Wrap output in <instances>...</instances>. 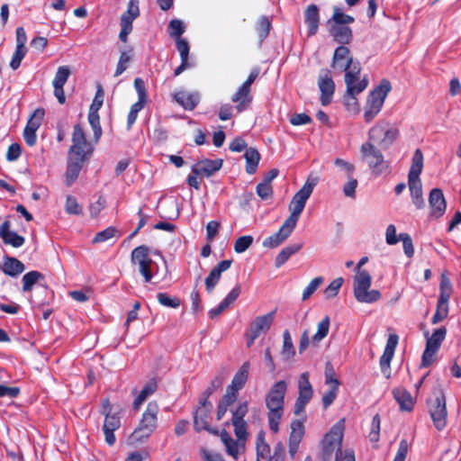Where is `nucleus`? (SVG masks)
Wrapping results in <instances>:
<instances>
[{
    "mask_svg": "<svg viewBox=\"0 0 461 461\" xmlns=\"http://www.w3.org/2000/svg\"><path fill=\"white\" fill-rule=\"evenodd\" d=\"M368 261L367 257H363L356 267L354 276V296L359 303H373L381 298V293L378 290H369L372 283V276L366 270H362L361 267Z\"/></svg>",
    "mask_w": 461,
    "mask_h": 461,
    "instance_id": "nucleus-5",
    "label": "nucleus"
},
{
    "mask_svg": "<svg viewBox=\"0 0 461 461\" xmlns=\"http://www.w3.org/2000/svg\"><path fill=\"white\" fill-rule=\"evenodd\" d=\"M212 409V403L205 399H200L199 406L194 412V427L197 432L206 430L218 435V430L209 426L208 419Z\"/></svg>",
    "mask_w": 461,
    "mask_h": 461,
    "instance_id": "nucleus-19",
    "label": "nucleus"
},
{
    "mask_svg": "<svg viewBox=\"0 0 461 461\" xmlns=\"http://www.w3.org/2000/svg\"><path fill=\"white\" fill-rule=\"evenodd\" d=\"M344 279L342 277H337L330 282V284L325 288L324 295L327 299L337 296L340 287L342 286Z\"/></svg>",
    "mask_w": 461,
    "mask_h": 461,
    "instance_id": "nucleus-55",
    "label": "nucleus"
},
{
    "mask_svg": "<svg viewBox=\"0 0 461 461\" xmlns=\"http://www.w3.org/2000/svg\"><path fill=\"white\" fill-rule=\"evenodd\" d=\"M117 232L118 230L115 227L110 226L105 230L97 232L95 238L93 239V243H101L107 241L108 240L113 238Z\"/></svg>",
    "mask_w": 461,
    "mask_h": 461,
    "instance_id": "nucleus-58",
    "label": "nucleus"
},
{
    "mask_svg": "<svg viewBox=\"0 0 461 461\" xmlns=\"http://www.w3.org/2000/svg\"><path fill=\"white\" fill-rule=\"evenodd\" d=\"M368 86V79L365 76L357 82H351V85H346V94L344 95V104L348 112L358 113L359 104L357 95L362 93Z\"/></svg>",
    "mask_w": 461,
    "mask_h": 461,
    "instance_id": "nucleus-20",
    "label": "nucleus"
},
{
    "mask_svg": "<svg viewBox=\"0 0 461 461\" xmlns=\"http://www.w3.org/2000/svg\"><path fill=\"white\" fill-rule=\"evenodd\" d=\"M453 293V287L449 278L444 274L441 275L439 284V296L437 303V308L431 319L432 324H437L445 320L448 315V302Z\"/></svg>",
    "mask_w": 461,
    "mask_h": 461,
    "instance_id": "nucleus-13",
    "label": "nucleus"
},
{
    "mask_svg": "<svg viewBox=\"0 0 461 461\" xmlns=\"http://www.w3.org/2000/svg\"><path fill=\"white\" fill-rule=\"evenodd\" d=\"M304 23L307 26L308 37L314 36L319 30L320 12L316 5H309L304 11Z\"/></svg>",
    "mask_w": 461,
    "mask_h": 461,
    "instance_id": "nucleus-31",
    "label": "nucleus"
},
{
    "mask_svg": "<svg viewBox=\"0 0 461 461\" xmlns=\"http://www.w3.org/2000/svg\"><path fill=\"white\" fill-rule=\"evenodd\" d=\"M72 142L73 144L70 146L68 151L69 154L86 155V157L91 156L93 149L90 143L87 142L85 131L79 123L74 126Z\"/></svg>",
    "mask_w": 461,
    "mask_h": 461,
    "instance_id": "nucleus-22",
    "label": "nucleus"
},
{
    "mask_svg": "<svg viewBox=\"0 0 461 461\" xmlns=\"http://www.w3.org/2000/svg\"><path fill=\"white\" fill-rule=\"evenodd\" d=\"M174 100L184 109L192 111L199 104L198 94L187 93L185 91H178L173 95Z\"/></svg>",
    "mask_w": 461,
    "mask_h": 461,
    "instance_id": "nucleus-36",
    "label": "nucleus"
},
{
    "mask_svg": "<svg viewBox=\"0 0 461 461\" xmlns=\"http://www.w3.org/2000/svg\"><path fill=\"white\" fill-rule=\"evenodd\" d=\"M158 302L166 307L176 309L180 306V300L176 297H170L166 293L157 294Z\"/></svg>",
    "mask_w": 461,
    "mask_h": 461,
    "instance_id": "nucleus-57",
    "label": "nucleus"
},
{
    "mask_svg": "<svg viewBox=\"0 0 461 461\" xmlns=\"http://www.w3.org/2000/svg\"><path fill=\"white\" fill-rule=\"evenodd\" d=\"M25 267L22 261L13 257H5L2 265V271L9 276H17L22 274Z\"/></svg>",
    "mask_w": 461,
    "mask_h": 461,
    "instance_id": "nucleus-37",
    "label": "nucleus"
},
{
    "mask_svg": "<svg viewBox=\"0 0 461 461\" xmlns=\"http://www.w3.org/2000/svg\"><path fill=\"white\" fill-rule=\"evenodd\" d=\"M44 279V275L39 271L32 270L23 276V291L29 292L32 290L33 285L39 281Z\"/></svg>",
    "mask_w": 461,
    "mask_h": 461,
    "instance_id": "nucleus-43",
    "label": "nucleus"
},
{
    "mask_svg": "<svg viewBox=\"0 0 461 461\" xmlns=\"http://www.w3.org/2000/svg\"><path fill=\"white\" fill-rule=\"evenodd\" d=\"M71 72L68 66H61L58 68L55 77L52 81L53 86H64Z\"/></svg>",
    "mask_w": 461,
    "mask_h": 461,
    "instance_id": "nucleus-53",
    "label": "nucleus"
},
{
    "mask_svg": "<svg viewBox=\"0 0 461 461\" xmlns=\"http://www.w3.org/2000/svg\"><path fill=\"white\" fill-rule=\"evenodd\" d=\"M146 102L138 100L136 103H134L130 109V112L127 116V129L130 130L131 126L134 124V122L137 120L138 113L140 110L143 109L144 104Z\"/></svg>",
    "mask_w": 461,
    "mask_h": 461,
    "instance_id": "nucleus-52",
    "label": "nucleus"
},
{
    "mask_svg": "<svg viewBox=\"0 0 461 461\" xmlns=\"http://www.w3.org/2000/svg\"><path fill=\"white\" fill-rule=\"evenodd\" d=\"M250 88L240 86L231 97V101L236 104L235 109L238 113L247 110L252 103Z\"/></svg>",
    "mask_w": 461,
    "mask_h": 461,
    "instance_id": "nucleus-35",
    "label": "nucleus"
},
{
    "mask_svg": "<svg viewBox=\"0 0 461 461\" xmlns=\"http://www.w3.org/2000/svg\"><path fill=\"white\" fill-rule=\"evenodd\" d=\"M244 158L246 160L245 170L249 175L256 173L261 156L256 148H249L244 153Z\"/></svg>",
    "mask_w": 461,
    "mask_h": 461,
    "instance_id": "nucleus-38",
    "label": "nucleus"
},
{
    "mask_svg": "<svg viewBox=\"0 0 461 461\" xmlns=\"http://www.w3.org/2000/svg\"><path fill=\"white\" fill-rule=\"evenodd\" d=\"M393 395L394 400L400 406V410L402 411H411L415 400L411 396L409 391H407L404 387L399 386L393 390Z\"/></svg>",
    "mask_w": 461,
    "mask_h": 461,
    "instance_id": "nucleus-34",
    "label": "nucleus"
},
{
    "mask_svg": "<svg viewBox=\"0 0 461 461\" xmlns=\"http://www.w3.org/2000/svg\"><path fill=\"white\" fill-rule=\"evenodd\" d=\"M322 282L323 278L321 276H317L313 278L303 292V301H305L308 298H310V296L319 288Z\"/></svg>",
    "mask_w": 461,
    "mask_h": 461,
    "instance_id": "nucleus-61",
    "label": "nucleus"
},
{
    "mask_svg": "<svg viewBox=\"0 0 461 461\" xmlns=\"http://www.w3.org/2000/svg\"><path fill=\"white\" fill-rule=\"evenodd\" d=\"M399 240L402 241L404 254L408 258H412L414 255V247L411 237L408 233H401L399 237H397L396 227L393 224L388 225L385 231L386 243L388 245H394Z\"/></svg>",
    "mask_w": 461,
    "mask_h": 461,
    "instance_id": "nucleus-24",
    "label": "nucleus"
},
{
    "mask_svg": "<svg viewBox=\"0 0 461 461\" xmlns=\"http://www.w3.org/2000/svg\"><path fill=\"white\" fill-rule=\"evenodd\" d=\"M430 214L435 218H440L446 212L447 203L440 188H433L429 195Z\"/></svg>",
    "mask_w": 461,
    "mask_h": 461,
    "instance_id": "nucleus-28",
    "label": "nucleus"
},
{
    "mask_svg": "<svg viewBox=\"0 0 461 461\" xmlns=\"http://www.w3.org/2000/svg\"><path fill=\"white\" fill-rule=\"evenodd\" d=\"M391 89V82L388 79H382L380 84L369 93L364 108V119L366 123L371 122L381 112Z\"/></svg>",
    "mask_w": 461,
    "mask_h": 461,
    "instance_id": "nucleus-7",
    "label": "nucleus"
},
{
    "mask_svg": "<svg viewBox=\"0 0 461 461\" xmlns=\"http://www.w3.org/2000/svg\"><path fill=\"white\" fill-rule=\"evenodd\" d=\"M232 264L231 259H224L219 262L205 278V289L207 293H212L221 279V273L227 271Z\"/></svg>",
    "mask_w": 461,
    "mask_h": 461,
    "instance_id": "nucleus-29",
    "label": "nucleus"
},
{
    "mask_svg": "<svg viewBox=\"0 0 461 461\" xmlns=\"http://www.w3.org/2000/svg\"><path fill=\"white\" fill-rule=\"evenodd\" d=\"M223 380L221 376H216L212 380L210 385L202 393L201 399L209 401V397L219 388L221 387Z\"/></svg>",
    "mask_w": 461,
    "mask_h": 461,
    "instance_id": "nucleus-62",
    "label": "nucleus"
},
{
    "mask_svg": "<svg viewBox=\"0 0 461 461\" xmlns=\"http://www.w3.org/2000/svg\"><path fill=\"white\" fill-rule=\"evenodd\" d=\"M429 414L435 428L438 430H442L447 426V411L446 406V397L443 392H439L438 394L430 402Z\"/></svg>",
    "mask_w": 461,
    "mask_h": 461,
    "instance_id": "nucleus-18",
    "label": "nucleus"
},
{
    "mask_svg": "<svg viewBox=\"0 0 461 461\" xmlns=\"http://www.w3.org/2000/svg\"><path fill=\"white\" fill-rule=\"evenodd\" d=\"M158 389V382L155 378L149 380L133 402V409L139 410L144 401Z\"/></svg>",
    "mask_w": 461,
    "mask_h": 461,
    "instance_id": "nucleus-39",
    "label": "nucleus"
},
{
    "mask_svg": "<svg viewBox=\"0 0 461 461\" xmlns=\"http://www.w3.org/2000/svg\"><path fill=\"white\" fill-rule=\"evenodd\" d=\"M318 87L321 91V103L328 105L331 103L335 93V83L332 78V72L330 68H321L318 76Z\"/></svg>",
    "mask_w": 461,
    "mask_h": 461,
    "instance_id": "nucleus-21",
    "label": "nucleus"
},
{
    "mask_svg": "<svg viewBox=\"0 0 461 461\" xmlns=\"http://www.w3.org/2000/svg\"><path fill=\"white\" fill-rule=\"evenodd\" d=\"M10 228V221H5L0 225V238L3 240L5 244L11 245L14 248L22 247L25 242V239L18 233L11 231Z\"/></svg>",
    "mask_w": 461,
    "mask_h": 461,
    "instance_id": "nucleus-33",
    "label": "nucleus"
},
{
    "mask_svg": "<svg viewBox=\"0 0 461 461\" xmlns=\"http://www.w3.org/2000/svg\"><path fill=\"white\" fill-rule=\"evenodd\" d=\"M276 312V309L265 315L258 316L250 323L249 329L245 333L249 348L254 344L256 339H258L262 333H266L270 329L274 321Z\"/></svg>",
    "mask_w": 461,
    "mask_h": 461,
    "instance_id": "nucleus-17",
    "label": "nucleus"
},
{
    "mask_svg": "<svg viewBox=\"0 0 461 461\" xmlns=\"http://www.w3.org/2000/svg\"><path fill=\"white\" fill-rule=\"evenodd\" d=\"M423 168V154L417 149L412 157L411 166L408 174V185L411 196L416 209L421 210L425 207V201L422 195V185L420 175Z\"/></svg>",
    "mask_w": 461,
    "mask_h": 461,
    "instance_id": "nucleus-6",
    "label": "nucleus"
},
{
    "mask_svg": "<svg viewBox=\"0 0 461 461\" xmlns=\"http://www.w3.org/2000/svg\"><path fill=\"white\" fill-rule=\"evenodd\" d=\"M131 261L132 265L138 266L140 274L143 276L145 283H149L153 277L151 267L153 260L149 257V249L146 245H140L131 251Z\"/></svg>",
    "mask_w": 461,
    "mask_h": 461,
    "instance_id": "nucleus-16",
    "label": "nucleus"
},
{
    "mask_svg": "<svg viewBox=\"0 0 461 461\" xmlns=\"http://www.w3.org/2000/svg\"><path fill=\"white\" fill-rule=\"evenodd\" d=\"M329 34L339 46H346L353 41V32L349 26L329 25Z\"/></svg>",
    "mask_w": 461,
    "mask_h": 461,
    "instance_id": "nucleus-32",
    "label": "nucleus"
},
{
    "mask_svg": "<svg viewBox=\"0 0 461 461\" xmlns=\"http://www.w3.org/2000/svg\"><path fill=\"white\" fill-rule=\"evenodd\" d=\"M339 384V381H335V385H331L330 389L323 393L321 401L324 409L330 407L337 398Z\"/></svg>",
    "mask_w": 461,
    "mask_h": 461,
    "instance_id": "nucleus-50",
    "label": "nucleus"
},
{
    "mask_svg": "<svg viewBox=\"0 0 461 461\" xmlns=\"http://www.w3.org/2000/svg\"><path fill=\"white\" fill-rule=\"evenodd\" d=\"M158 411L159 407L156 401L148 403L137 428L131 435L132 441L141 442L150 437L158 427Z\"/></svg>",
    "mask_w": 461,
    "mask_h": 461,
    "instance_id": "nucleus-10",
    "label": "nucleus"
},
{
    "mask_svg": "<svg viewBox=\"0 0 461 461\" xmlns=\"http://www.w3.org/2000/svg\"><path fill=\"white\" fill-rule=\"evenodd\" d=\"M424 336L426 337V347L422 353L420 366L429 367L434 363L436 354L446 339L447 329L445 327L436 329L430 336L426 331Z\"/></svg>",
    "mask_w": 461,
    "mask_h": 461,
    "instance_id": "nucleus-11",
    "label": "nucleus"
},
{
    "mask_svg": "<svg viewBox=\"0 0 461 461\" xmlns=\"http://www.w3.org/2000/svg\"><path fill=\"white\" fill-rule=\"evenodd\" d=\"M303 248V244H290L278 253L275 259V267L276 268L281 267L294 254L297 253Z\"/></svg>",
    "mask_w": 461,
    "mask_h": 461,
    "instance_id": "nucleus-40",
    "label": "nucleus"
},
{
    "mask_svg": "<svg viewBox=\"0 0 461 461\" xmlns=\"http://www.w3.org/2000/svg\"><path fill=\"white\" fill-rule=\"evenodd\" d=\"M398 340L399 337L397 334H390L387 339L384 353L380 357L381 371L386 378H389L391 375L390 365L394 356V351L398 345Z\"/></svg>",
    "mask_w": 461,
    "mask_h": 461,
    "instance_id": "nucleus-25",
    "label": "nucleus"
},
{
    "mask_svg": "<svg viewBox=\"0 0 461 461\" xmlns=\"http://www.w3.org/2000/svg\"><path fill=\"white\" fill-rule=\"evenodd\" d=\"M314 185V183L306 182L292 198V201L289 204V210L291 213L286 221L294 226L297 224L300 215L305 207L306 202L313 191Z\"/></svg>",
    "mask_w": 461,
    "mask_h": 461,
    "instance_id": "nucleus-15",
    "label": "nucleus"
},
{
    "mask_svg": "<svg viewBox=\"0 0 461 461\" xmlns=\"http://www.w3.org/2000/svg\"><path fill=\"white\" fill-rule=\"evenodd\" d=\"M380 424L381 418L378 413H376L372 420L371 430L369 432V439L371 442H378L380 437Z\"/></svg>",
    "mask_w": 461,
    "mask_h": 461,
    "instance_id": "nucleus-60",
    "label": "nucleus"
},
{
    "mask_svg": "<svg viewBox=\"0 0 461 461\" xmlns=\"http://www.w3.org/2000/svg\"><path fill=\"white\" fill-rule=\"evenodd\" d=\"M185 26L184 23L179 19H173L169 22L167 26V33L168 35L175 39H181V35L185 32Z\"/></svg>",
    "mask_w": 461,
    "mask_h": 461,
    "instance_id": "nucleus-48",
    "label": "nucleus"
},
{
    "mask_svg": "<svg viewBox=\"0 0 461 461\" xmlns=\"http://www.w3.org/2000/svg\"><path fill=\"white\" fill-rule=\"evenodd\" d=\"M272 23L267 16H261L256 25V31L261 43L269 34Z\"/></svg>",
    "mask_w": 461,
    "mask_h": 461,
    "instance_id": "nucleus-46",
    "label": "nucleus"
},
{
    "mask_svg": "<svg viewBox=\"0 0 461 461\" xmlns=\"http://www.w3.org/2000/svg\"><path fill=\"white\" fill-rule=\"evenodd\" d=\"M282 355L286 358H292L295 355L293 340L290 332L285 330L283 333Z\"/></svg>",
    "mask_w": 461,
    "mask_h": 461,
    "instance_id": "nucleus-49",
    "label": "nucleus"
},
{
    "mask_svg": "<svg viewBox=\"0 0 461 461\" xmlns=\"http://www.w3.org/2000/svg\"><path fill=\"white\" fill-rule=\"evenodd\" d=\"M88 122L91 128L93 129L95 140L97 142L100 140L103 133L98 112L89 110Z\"/></svg>",
    "mask_w": 461,
    "mask_h": 461,
    "instance_id": "nucleus-47",
    "label": "nucleus"
},
{
    "mask_svg": "<svg viewBox=\"0 0 461 461\" xmlns=\"http://www.w3.org/2000/svg\"><path fill=\"white\" fill-rule=\"evenodd\" d=\"M330 67L335 73L345 74L344 81L346 85L350 86L351 82H357L361 78L362 68L360 62L353 57L350 49L347 46H339L335 49Z\"/></svg>",
    "mask_w": 461,
    "mask_h": 461,
    "instance_id": "nucleus-2",
    "label": "nucleus"
},
{
    "mask_svg": "<svg viewBox=\"0 0 461 461\" xmlns=\"http://www.w3.org/2000/svg\"><path fill=\"white\" fill-rule=\"evenodd\" d=\"M140 0H129L127 10L122 14L121 17H126L131 20H135L140 16Z\"/></svg>",
    "mask_w": 461,
    "mask_h": 461,
    "instance_id": "nucleus-59",
    "label": "nucleus"
},
{
    "mask_svg": "<svg viewBox=\"0 0 461 461\" xmlns=\"http://www.w3.org/2000/svg\"><path fill=\"white\" fill-rule=\"evenodd\" d=\"M298 389V397L311 401L313 391L312 386L310 383L308 372H304L299 376Z\"/></svg>",
    "mask_w": 461,
    "mask_h": 461,
    "instance_id": "nucleus-42",
    "label": "nucleus"
},
{
    "mask_svg": "<svg viewBox=\"0 0 461 461\" xmlns=\"http://www.w3.org/2000/svg\"><path fill=\"white\" fill-rule=\"evenodd\" d=\"M99 412L104 416L102 430L104 440L108 446H113L116 442L114 432L121 428L122 417L120 411H114L109 398H104L100 403Z\"/></svg>",
    "mask_w": 461,
    "mask_h": 461,
    "instance_id": "nucleus-8",
    "label": "nucleus"
},
{
    "mask_svg": "<svg viewBox=\"0 0 461 461\" xmlns=\"http://www.w3.org/2000/svg\"><path fill=\"white\" fill-rule=\"evenodd\" d=\"M249 368V363L248 361L244 362L234 375L231 384L227 386L226 392L221 396L217 406L216 418L218 420H221L224 417L228 408L237 401L239 391L244 387L248 381Z\"/></svg>",
    "mask_w": 461,
    "mask_h": 461,
    "instance_id": "nucleus-4",
    "label": "nucleus"
},
{
    "mask_svg": "<svg viewBox=\"0 0 461 461\" xmlns=\"http://www.w3.org/2000/svg\"><path fill=\"white\" fill-rule=\"evenodd\" d=\"M360 159L366 163L375 176H380L389 171L390 163L375 145L374 140L369 139L364 142L359 149Z\"/></svg>",
    "mask_w": 461,
    "mask_h": 461,
    "instance_id": "nucleus-9",
    "label": "nucleus"
},
{
    "mask_svg": "<svg viewBox=\"0 0 461 461\" xmlns=\"http://www.w3.org/2000/svg\"><path fill=\"white\" fill-rule=\"evenodd\" d=\"M304 436V425L303 421L300 420H294L291 423V433L289 435L288 442L301 443Z\"/></svg>",
    "mask_w": 461,
    "mask_h": 461,
    "instance_id": "nucleus-44",
    "label": "nucleus"
},
{
    "mask_svg": "<svg viewBox=\"0 0 461 461\" xmlns=\"http://www.w3.org/2000/svg\"><path fill=\"white\" fill-rule=\"evenodd\" d=\"M26 52H27L26 48L16 47L15 51L13 55L11 62H10V67L14 70H16L21 66L22 60L25 57Z\"/></svg>",
    "mask_w": 461,
    "mask_h": 461,
    "instance_id": "nucleus-64",
    "label": "nucleus"
},
{
    "mask_svg": "<svg viewBox=\"0 0 461 461\" xmlns=\"http://www.w3.org/2000/svg\"><path fill=\"white\" fill-rule=\"evenodd\" d=\"M249 411L248 402H240L235 410H231V423L244 422V417Z\"/></svg>",
    "mask_w": 461,
    "mask_h": 461,
    "instance_id": "nucleus-51",
    "label": "nucleus"
},
{
    "mask_svg": "<svg viewBox=\"0 0 461 461\" xmlns=\"http://www.w3.org/2000/svg\"><path fill=\"white\" fill-rule=\"evenodd\" d=\"M65 211L68 214L81 215L83 209L77 203L76 197L68 195L65 203Z\"/></svg>",
    "mask_w": 461,
    "mask_h": 461,
    "instance_id": "nucleus-54",
    "label": "nucleus"
},
{
    "mask_svg": "<svg viewBox=\"0 0 461 461\" xmlns=\"http://www.w3.org/2000/svg\"><path fill=\"white\" fill-rule=\"evenodd\" d=\"M330 319L325 316L319 323L316 333L312 336V341L313 344H318L321 340L327 337L330 330Z\"/></svg>",
    "mask_w": 461,
    "mask_h": 461,
    "instance_id": "nucleus-45",
    "label": "nucleus"
},
{
    "mask_svg": "<svg viewBox=\"0 0 461 461\" xmlns=\"http://www.w3.org/2000/svg\"><path fill=\"white\" fill-rule=\"evenodd\" d=\"M354 22L355 18L353 16L344 14L339 7L334 6L333 14L327 21V24L348 26V24L353 23Z\"/></svg>",
    "mask_w": 461,
    "mask_h": 461,
    "instance_id": "nucleus-41",
    "label": "nucleus"
},
{
    "mask_svg": "<svg viewBox=\"0 0 461 461\" xmlns=\"http://www.w3.org/2000/svg\"><path fill=\"white\" fill-rule=\"evenodd\" d=\"M344 430L345 420L341 419L324 435L321 441L319 455L332 458L333 453L336 450L335 461H356L353 450L341 449Z\"/></svg>",
    "mask_w": 461,
    "mask_h": 461,
    "instance_id": "nucleus-1",
    "label": "nucleus"
},
{
    "mask_svg": "<svg viewBox=\"0 0 461 461\" xmlns=\"http://www.w3.org/2000/svg\"><path fill=\"white\" fill-rule=\"evenodd\" d=\"M44 114V109L38 108L31 115L30 119L26 123V126L23 130V138L26 144L30 147L34 146L37 141L36 131L41 124Z\"/></svg>",
    "mask_w": 461,
    "mask_h": 461,
    "instance_id": "nucleus-23",
    "label": "nucleus"
},
{
    "mask_svg": "<svg viewBox=\"0 0 461 461\" xmlns=\"http://www.w3.org/2000/svg\"><path fill=\"white\" fill-rule=\"evenodd\" d=\"M287 383L285 380L275 383L266 395L265 402L268 410L267 420L271 431H279V423L284 414L285 396Z\"/></svg>",
    "mask_w": 461,
    "mask_h": 461,
    "instance_id": "nucleus-3",
    "label": "nucleus"
},
{
    "mask_svg": "<svg viewBox=\"0 0 461 461\" xmlns=\"http://www.w3.org/2000/svg\"><path fill=\"white\" fill-rule=\"evenodd\" d=\"M253 243V237L245 235L238 238L234 243V251L236 253L245 252Z\"/></svg>",
    "mask_w": 461,
    "mask_h": 461,
    "instance_id": "nucleus-56",
    "label": "nucleus"
},
{
    "mask_svg": "<svg viewBox=\"0 0 461 461\" xmlns=\"http://www.w3.org/2000/svg\"><path fill=\"white\" fill-rule=\"evenodd\" d=\"M400 131L398 128L391 127L386 121L376 122L369 131L370 140L378 141L383 149H388L398 139Z\"/></svg>",
    "mask_w": 461,
    "mask_h": 461,
    "instance_id": "nucleus-12",
    "label": "nucleus"
},
{
    "mask_svg": "<svg viewBox=\"0 0 461 461\" xmlns=\"http://www.w3.org/2000/svg\"><path fill=\"white\" fill-rule=\"evenodd\" d=\"M257 194L263 200L269 199L273 196V187L271 184L260 182L256 187Z\"/></svg>",
    "mask_w": 461,
    "mask_h": 461,
    "instance_id": "nucleus-63",
    "label": "nucleus"
},
{
    "mask_svg": "<svg viewBox=\"0 0 461 461\" xmlns=\"http://www.w3.org/2000/svg\"><path fill=\"white\" fill-rule=\"evenodd\" d=\"M256 461H285V448L282 442H277L274 446L271 453L270 446L266 442L265 432L260 431L256 438Z\"/></svg>",
    "mask_w": 461,
    "mask_h": 461,
    "instance_id": "nucleus-14",
    "label": "nucleus"
},
{
    "mask_svg": "<svg viewBox=\"0 0 461 461\" xmlns=\"http://www.w3.org/2000/svg\"><path fill=\"white\" fill-rule=\"evenodd\" d=\"M73 158H70L67 171H66V184L68 186H70L77 178L83 165L89 158L86 155H73Z\"/></svg>",
    "mask_w": 461,
    "mask_h": 461,
    "instance_id": "nucleus-30",
    "label": "nucleus"
},
{
    "mask_svg": "<svg viewBox=\"0 0 461 461\" xmlns=\"http://www.w3.org/2000/svg\"><path fill=\"white\" fill-rule=\"evenodd\" d=\"M295 227L296 226L285 220L277 232L263 240V247L269 249L278 247L292 234Z\"/></svg>",
    "mask_w": 461,
    "mask_h": 461,
    "instance_id": "nucleus-27",
    "label": "nucleus"
},
{
    "mask_svg": "<svg viewBox=\"0 0 461 461\" xmlns=\"http://www.w3.org/2000/svg\"><path fill=\"white\" fill-rule=\"evenodd\" d=\"M223 164L221 158L203 159L194 164L191 167L192 173L200 176L210 177L215 172L219 171Z\"/></svg>",
    "mask_w": 461,
    "mask_h": 461,
    "instance_id": "nucleus-26",
    "label": "nucleus"
}]
</instances>
